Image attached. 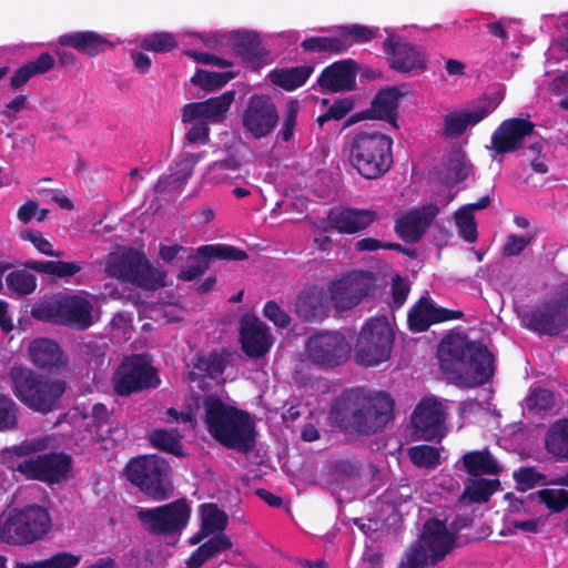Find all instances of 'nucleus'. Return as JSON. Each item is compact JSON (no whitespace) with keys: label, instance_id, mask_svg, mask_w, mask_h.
<instances>
[{"label":"nucleus","instance_id":"obj_27","mask_svg":"<svg viewBox=\"0 0 568 568\" xmlns=\"http://www.w3.org/2000/svg\"><path fill=\"white\" fill-rule=\"evenodd\" d=\"M356 69L352 59L336 61L322 70L317 84L328 92L351 91L356 85Z\"/></svg>","mask_w":568,"mask_h":568},{"label":"nucleus","instance_id":"obj_33","mask_svg":"<svg viewBox=\"0 0 568 568\" xmlns=\"http://www.w3.org/2000/svg\"><path fill=\"white\" fill-rule=\"evenodd\" d=\"M494 110L493 102L484 99L477 108L460 113H452L444 119V132L447 136H459L469 125H476Z\"/></svg>","mask_w":568,"mask_h":568},{"label":"nucleus","instance_id":"obj_42","mask_svg":"<svg viewBox=\"0 0 568 568\" xmlns=\"http://www.w3.org/2000/svg\"><path fill=\"white\" fill-rule=\"evenodd\" d=\"M500 481L499 479H486V478H477L473 479L469 485H467L458 498L459 504H464L465 501L469 504H484L487 503L491 495L499 488Z\"/></svg>","mask_w":568,"mask_h":568},{"label":"nucleus","instance_id":"obj_20","mask_svg":"<svg viewBox=\"0 0 568 568\" xmlns=\"http://www.w3.org/2000/svg\"><path fill=\"white\" fill-rule=\"evenodd\" d=\"M383 50L389 60V67L400 73L422 72L427 68L424 52L415 44L387 37Z\"/></svg>","mask_w":568,"mask_h":568},{"label":"nucleus","instance_id":"obj_49","mask_svg":"<svg viewBox=\"0 0 568 568\" xmlns=\"http://www.w3.org/2000/svg\"><path fill=\"white\" fill-rule=\"evenodd\" d=\"M410 462L420 468L435 469L440 465V453L438 448L430 445L412 446L408 449Z\"/></svg>","mask_w":568,"mask_h":568},{"label":"nucleus","instance_id":"obj_44","mask_svg":"<svg viewBox=\"0 0 568 568\" xmlns=\"http://www.w3.org/2000/svg\"><path fill=\"white\" fill-rule=\"evenodd\" d=\"M151 445L159 450L174 455L176 457L184 456L181 435L178 430H168L158 428L149 434Z\"/></svg>","mask_w":568,"mask_h":568},{"label":"nucleus","instance_id":"obj_39","mask_svg":"<svg viewBox=\"0 0 568 568\" xmlns=\"http://www.w3.org/2000/svg\"><path fill=\"white\" fill-rule=\"evenodd\" d=\"M466 471L474 477L498 475L501 468L488 449L468 452L463 455Z\"/></svg>","mask_w":568,"mask_h":568},{"label":"nucleus","instance_id":"obj_18","mask_svg":"<svg viewBox=\"0 0 568 568\" xmlns=\"http://www.w3.org/2000/svg\"><path fill=\"white\" fill-rule=\"evenodd\" d=\"M523 323L527 328L547 336H556L568 328V317L556 298L526 312Z\"/></svg>","mask_w":568,"mask_h":568},{"label":"nucleus","instance_id":"obj_3","mask_svg":"<svg viewBox=\"0 0 568 568\" xmlns=\"http://www.w3.org/2000/svg\"><path fill=\"white\" fill-rule=\"evenodd\" d=\"M8 376L13 395L29 409L45 415L59 407L65 382L22 365L10 367Z\"/></svg>","mask_w":568,"mask_h":568},{"label":"nucleus","instance_id":"obj_25","mask_svg":"<svg viewBox=\"0 0 568 568\" xmlns=\"http://www.w3.org/2000/svg\"><path fill=\"white\" fill-rule=\"evenodd\" d=\"M439 213L436 204L429 203L419 209L408 211L397 219L395 232L407 243L418 242Z\"/></svg>","mask_w":568,"mask_h":568},{"label":"nucleus","instance_id":"obj_16","mask_svg":"<svg viewBox=\"0 0 568 568\" xmlns=\"http://www.w3.org/2000/svg\"><path fill=\"white\" fill-rule=\"evenodd\" d=\"M374 288V277L371 272L351 274L331 286V300L338 311H347L367 296Z\"/></svg>","mask_w":568,"mask_h":568},{"label":"nucleus","instance_id":"obj_22","mask_svg":"<svg viewBox=\"0 0 568 568\" xmlns=\"http://www.w3.org/2000/svg\"><path fill=\"white\" fill-rule=\"evenodd\" d=\"M404 95L405 92L400 91L398 87L381 89L371 102L369 108L351 116L344 128L366 119L383 120L397 128L398 103Z\"/></svg>","mask_w":568,"mask_h":568},{"label":"nucleus","instance_id":"obj_17","mask_svg":"<svg viewBox=\"0 0 568 568\" xmlns=\"http://www.w3.org/2000/svg\"><path fill=\"white\" fill-rule=\"evenodd\" d=\"M535 123L528 119L510 118L504 120L493 132L488 150L496 154L513 153L523 148L524 140L530 138Z\"/></svg>","mask_w":568,"mask_h":568},{"label":"nucleus","instance_id":"obj_55","mask_svg":"<svg viewBox=\"0 0 568 568\" xmlns=\"http://www.w3.org/2000/svg\"><path fill=\"white\" fill-rule=\"evenodd\" d=\"M538 498L552 513H562L568 508V490L545 488L538 493Z\"/></svg>","mask_w":568,"mask_h":568},{"label":"nucleus","instance_id":"obj_57","mask_svg":"<svg viewBox=\"0 0 568 568\" xmlns=\"http://www.w3.org/2000/svg\"><path fill=\"white\" fill-rule=\"evenodd\" d=\"M300 104L297 100H290L284 110L282 126L277 133V139L283 142H290L294 136V131L297 124V113Z\"/></svg>","mask_w":568,"mask_h":568},{"label":"nucleus","instance_id":"obj_45","mask_svg":"<svg viewBox=\"0 0 568 568\" xmlns=\"http://www.w3.org/2000/svg\"><path fill=\"white\" fill-rule=\"evenodd\" d=\"M26 270H14L6 276V284L11 296L23 297L37 290V276Z\"/></svg>","mask_w":568,"mask_h":568},{"label":"nucleus","instance_id":"obj_2","mask_svg":"<svg viewBox=\"0 0 568 568\" xmlns=\"http://www.w3.org/2000/svg\"><path fill=\"white\" fill-rule=\"evenodd\" d=\"M202 405L205 428L219 444L243 454L254 449L256 430L250 413L226 405L216 395L204 396Z\"/></svg>","mask_w":568,"mask_h":568},{"label":"nucleus","instance_id":"obj_6","mask_svg":"<svg viewBox=\"0 0 568 568\" xmlns=\"http://www.w3.org/2000/svg\"><path fill=\"white\" fill-rule=\"evenodd\" d=\"M170 464L155 454L133 457L124 467L126 480L156 501L170 497Z\"/></svg>","mask_w":568,"mask_h":568},{"label":"nucleus","instance_id":"obj_34","mask_svg":"<svg viewBox=\"0 0 568 568\" xmlns=\"http://www.w3.org/2000/svg\"><path fill=\"white\" fill-rule=\"evenodd\" d=\"M233 49L237 57L255 70L264 64L265 57L267 55L258 36L254 32L236 34L233 41Z\"/></svg>","mask_w":568,"mask_h":568},{"label":"nucleus","instance_id":"obj_36","mask_svg":"<svg viewBox=\"0 0 568 568\" xmlns=\"http://www.w3.org/2000/svg\"><path fill=\"white\" fill-rule=\"evenodd\" d=\"M545 448L557 462H568V418L558 419L548 428Z\"/></svg>","mask_w":568,"mask_h":568},{"label":"nucleus","instance_id":"obj_59","mask_svg":"<svg viewBox=\"0 0 568 568\" xmlns=\"http://www.w3.org/2000/svg\"><path fill=\"white\" fill-rule=\"evenodd\" d=\"M428 564H430V555L418 541H415L406 550L398 568H425Z\"/></svg>","mask_w":568,"mask_h":568},{"label":"nucleus","instance_id":"obj_60","mask_svg":"<svg viewBox=\"0 0 568 568\" xmlns=\"http://www.w3.org/2000/svg\"><path fill=\"white\" fill-rule=\"evenodd\" d=\"M354 108L352 99L344 98L334 101V103L327 109V111L321 114L316 122L320 126H323L325 122L331 120H342L345 118Z\"/></svg>","mask_w":568,"mask_h":568},{"label":"nucleus","instance_id":"obj_29","mask_svg":"<svg viewBox=\"0 0 568 568\" xmlns=\"http://www.w3.org/2000/svg\"><path fill=\"white\" fill-rule=\"evenodd\" d=\"M93 305L80 295L61 296L60 325L77 331H85L93 325Z\"/></svg>","mask_w":568,"mask_h":568},{"label":"nucleus","instance_id":"obj_31","mask_svg":"<svg viewBox=\"0 0 568 568\" xmlns=\"http://www.w3.org/2000/svg\"><path fill=\"white\" fill-rule=\"evenodd\" d=\"M359 394L361 390H347L333 403L329 418L339 429L355 432L357 414L359 413Z\"/></svg>","mask_w":568,"mask_h":568},{"label":"nucleus","instance_id":"obj_30","mask_svg":"<svg viewBox=\"0 0 568 568\" xmlns=\"http://www.w3.org/2000/svg\"><path fill=\"white\" fill-rule=\"evenodd\" d=\"M229 357L230 354L224 349H214L206 354L196 355L192 362V368L187 374V381L195 383L206 377L216 379L224 373L229 364Z\"/></svg>","mask_w":568,"mask_h":568},{"label":"nucleus","instance_id":"obj_35","mask_svg":"<svg viewBox=\"0 0 568 568\" xmlns=\"http://www.w3.org/2000/svg\"><path fill=\"white\" fill-rule=\"evenodd\" d=\"M55 65L54 57L49 52H42L36 59L19 67L10 78L9 85L13 90L24 87L33 77L44 74Z\"/></svg>","mask_w":568,"mask_h":568},{"label":"nucleus","instance_id":"obj_15","mask_svg":"<svg viewBox=\"0 0 568 568\" xmlns=\"http://www.w3.org/2000/svg\"><path fill=\"white\" fill-rule=\"evenodd\" d=\"M244 130L254 139L268 136L277 126L280 114L273 100L266 94H254L241 116Z\"/></svg>","mask_w":568,"mask_h":568},{"label":"nucleus","instance_id":"obj_13","mask_svg":"<svg viewBox=\"0 0 568 568\" xmlns=\"http://www.w3.org/2000/svg\"><path fill=\"white\" fill-rule=\"evenodd\" d=\"M359 413L355 433L362 435L375 434L382 430L394 417V400L385 392L375 395L359 394Z\"/></svg>","mask_w":568,"mask_h":568},{"label":"nucleus","instance_id":"obj_63","mask_svg":"<svg viewBox=\"0 0 568 568\" xmlns=\"http://www.w3.org/2000/svg\"><path fill=\"white\" fill-rule=\"evenodd\" d=\"M232 547L231 539L224 534H217L200 546L201 551L210 559Z\"/></svg>","mask_w":568,"mask_h":568},{"label":"nucleus","instance_id":"obj_38","mask_svg":"<svg viewBox=\"0 0 568 568\" xmlns=\"http://www.w3.org/2000/svg\"><path fill=\"white\" fill-rule=\"evenodd\" d=\"M314 71L312 65L274 69L268 73L270 81L285 91H294L302 87Z\"/></svg>","mask_w":568,"mask_h":568},{"label":"nucleus","instance_id":"obj_52","mask_svg":"<svg viewBox=\"0 0 568 568\" xmlns=\"http://www.w3.org/2000/svg\"><path fill=\"white\" fill-rule=\"evenodd\" d=\"M31 316L40 322L60 325L61 297L51 301L36 303L30 311Z\"/></svg>","mask_w":568,"mask_h":568},{"label":"nucleus","instance_id":"obj_10","mask_svg":"<svg viewBox=\"0 0 568 568\" xmlns=\"http://www.w3.org/2000/svg\"><path fill=\"white\" fill-rule=\"evenodd\" d=\"M158 371L141 356L125 358L113 375V388L120 396H130L160 385Z\"/></svg>","mask_w":568,"mask_h":568},{"label":"nucleus","instance_id":"obj_48","mask_svg":"<svg viewBox=\"0 0 568 568\" xmlns=\"http://www.w3.org/2000/svg\"><path fill=\"white\" fill-rule=\"evenodd\" d=\"M81 555L61 551L48 559L31 564L18 562L16 568H75L81 561Z\"/></svg>","mask_w":568,"mask_h":568},{"label":"nucleus","instance_id":"obj_4","mask_svg":"<svg viewBox=\"0 0 568 568\" xmlns=\"http://www.w3.org/2000/svg\"><path fill=\"white\" fill-rule=\"evenodd\" d=\"M393 139L378 131L357 132L349 144L352 166L367 180L383 176L393 165Z\"/></svg>","mask_w":568,"mask_h":568},{"label":"nucleus","instance_id":"obj_40","mask_svg":"<svg viewBox=\"0 0 568 568\" xmlns=\"http://www.w3.org/2000/svg\"><path fill=\"white\" fill-rule=\"evenodd\" d=\"M29 352L33 364L40 368H51L55 366L61 357V348L58 343L48 339H34Z\"/></svg>","mask_w":568,"mask_h":568},{"label":"nucleus","instance_id":"obj_11","mask_svg":"<svg viewBox=\"0 0 568 568\" xmlns=\"http://www.w3.org/2000/svg\"><path fill=\"white\" fill-rule=\"evenodd\" d=\"M72 468V458L65 453H45L20 462L16 470L24 478L47 484L67 479Z\"/></svg>","mask_w":568,"mask_h":568},{"label":"nucleus","instance_id":"obj_53","mask_svg":"<svg viewBox=\"0 0 568 568\" xmlns=\"http://www.w3.org/2000/svg\"><path fill=\"white\" fill-rule=\"evenodd\" d=\"M454 219L459 236L468 243H474L477 240V224L474 213L463 205L455 212Z\"/></svg>","mask_w":568,"mask_h":568},{"label":"nucleus","instance_id":"obj_14","mask_svg":"<svg viewBox=\"0 0 568 568\" xmlns=\"http://www.w3.org/2000/svg\"><path fill=\"white\" fill-rule=\"evenodd\" d=\"M447 410L435 396L423 398L410 416L413 434L417 439L432 442L445 435Z\"/></svg>","mask_w":568,"mask_h":568},{"label":"nucleus","instance_id":"obj_7","mask_svg":"<svg viewBox=\"0 0 568 568\" xmlns=\"http://www.w3.org/2000/svg\"><path fill=\"white\" fill-rule=\"evenodd\" d=\"M395 334L386 316L367 320L357 336L354 354L357 364L377 366L390 358Z\"/></svg>","mask_w":568,"mask_h":568},{"label":"nucleus","instance_id":"obj_8","mask_svg":"<svg viewBox=\"0 0 568 568\" xmlns=\"http://www.w3.org/2000/svg\"><path fill=\"white\" fill-rule=\"evenodd\" d=\"M51 519L39 505L14 509L0 528V537L10 545H29L40 539L50 528Z\"/></svg>","mask_w":568,"mask_h":568},{"label":"nucleus","instance_id":"obj_58","mask_svg":"<svg viewBox=\"0 0 568 568\" xmlns=\"http://www.w3.org/2000/svg\"><path fill=\"white\" fill-rule=\"evenodd\" d=\"M513 478L517 484V489L527 491L539 484H544L546 476L539 473L535 467H519L514 470Z\"/></svg>","mask_w":568,"mask_h":568},{"label":"nucleus","instance_id":"obj_47","mask_svg":"<svg viewBox=\"0 0 568 568\" xmlns=\"http://www.w3.org/2000/svg\"><path fill=\"white\" fill-rule=\"evenodd\" d=\"M345 45V52L355 43H366L376 38L378 30L364 24L337 26Z\"/></svg>","mask_w":568,"mask_h":568},{"label":"nucleus","instance_id":"obj_26","mask_svg":"<svg viewBox=\"0 0 568 568\" xmlns=\"http://www.w3.org/2000/svg\"><path fill=\"white\" fill-rule=\"evenodd\" d=\"M234 99L235 91L229 90L205 101L186 103L181 110L182 122H193L200 120V118L212 122L221 121L230 110Z\"/></svg>","mask_w":568,"mask_h":568},{"label":"nucleus","instance_id":"obj_51","mask_svg":"<svg viewBox=\"0 0 568 568\" xmlns=\"http://www.w3.org/2000/svg\"><path fill=\"white\" fill-rule=\"evenodd\" d=\"M141 48L144 51L166 53L178 48V41L170 32H154L141 40Z\"/></svg>","mask_w":568,"mask_h":568},{"label":"nucleus","instance_id":"obj_5","mask_svg":"<svg viewBox=\"0 0 568 568\" xmlns=\"http://www.w3.org/2000/svg\"><path fill=\"white\" fill-rule=\"evenodd\" d=\"M104 272L111 278L146 291L165 286L166 273L154 267L143 252L132 247L110 253Z\"/></svg>","mask_w":568,"mask_h":568},{"label":"nucleus","instance_id":"obj_46","mask_svg":"<svg viewBox=\"0 0 568 568\" xmlns=\"http://www.w3.org/2000/svg\"><path fill=\"white\" fill-rule=\"evenodd\" d=\"M229 523L225 511L219 509L215 504H205L201 507L202 535L222 532Z\"/></svg>","mask_w":568,"mask_h":568},{"label":"nucleus","instance_id":"obj_28","mask_svg":"<svg viewBox=\"0 0 568 568\" xmlns=\"http://www.w3.org/2000/svg\"><path fill=\"white\" fill-rule=\"evenodd\" d=\"M295 312L305 322H322L328 316L329 303L324 288L310 286L296 296Z\"/></svg>","mask_w":568,"mask_h":568},{"label":"nucleus","instance_id":"obj_23","mask_svg":"<svg viewBox=\"0 0 568 568\" xmlns=\"http://www.w3.org/2000/svg\"><path fill=\"white\" fill-rule=\"evenodd\" d=\"M430 555V564L442 561L455 547L456 536L447 529L445 521L430 518L423 525L417 540Z\"/></svg>","mask_w":568,"mask_h":568},{"label":"nucleus","instance_id":"obj_50","mask_svg":"<svg viewBox=\"0 0 568 568\" xmlns=\"http://www.w3.org/2000/svg\"><path fill=\"white\" fill-rule=\"evenodd\" d=\"M232 78V72L197 70L191 78V83L211 92L224 87Z\"/></svg>","mask_w":568,"mask_h":568},{"label":"nucleus","instance_id":"obj_64","mask_svg":"<svg viewBox=\"0 0 568 568\" xmlns=\"http://www.w3.org/2000/svg\"><path fill=\"white\" fill-rule=\"evenodd\" d=\"M264 316L271 321L275 326L285 328L291 323L290 315L281 308L275 301H268L263 307Z\"/></svg>","mask_w":568,"mask_h":568},{"label":"nucleus","instance_id":"obj_54","mask_svg":"<svg viewBox=\"0 0 568 568\" xmlns=\"http://www.w3.org/2000/svg\"><path fill=\"white\" fill-rule=\"evenodd\" d=\"M19 406L9 396L0 394V432H10L18 426Z\"/></svg>","mask_w":568,"mask_h":568},{"label":"nucleus","instance_id":"obj_1","mask_svg":"<svg viewBox=\"0 0 568 568\" xmlns=\"http://www.w3.org/2000/svg\"><path fill=\"white\" fill-rule=\"evenodd\" d=\"M440 369L466 387L489 383L495 374V356L486 345L466 334L450 333L438 345Z\"/></svg>","mask_w":568,"mask_h":568},{"label":"nucleus","instance_id":"obj_37","mask_svg":"<svg viewBox=\"0 0 568 568\" xmlns=\"http://www.w3.org/2000/svg\"><path fill=\"white\" fill-rule=\"evenodd\" d=\"M92 418L97 427V434L104 448H113L115 444L124 440L126 432L123 427L115 426L104 429L110 418L109 410L104 404L98 403L93 405Z\"/></svg>","mask_w":568,"mask_h":568},{"label":"nucleus","instance_id":"obj_43","mask_svg":"<svg viewBox=\"0 0 568 568\" xmlns=\"http://www.w3.org/2000/svg\"><path fill=\"white\" fill-rule=\"evenodd\" d=\"M196 257L206 258L210 261H244L248 258V254L244 250L233 245L217 243L199 246L196 248Z\"/></svg>","mask_w":568,"mask_h":568},{"label":"nucleus","instance_id":"obj_19","mask_svg":"<svg viewBox=\"0 0 568 568\" xmlns=\"http://www.w3.org/2000/svg\"><path fill=\"white\" fill-rule=\"evenodd\" d=\"M239 333L241 348L250 358L264 357L273 345L270 327L255 315L241 317Z\"/></svg>","mask_w":568,"mask_h":568},{"label":"nucleus","instance_id":"obj_12","mask_svg":"<svg viewBox=\"0 0 568 568\" xmlns=\"http://www.w3.org/2000/svg\"><path fill=\"white\" fill-rule=\"evenodd\" d=\"M306 353L312 363L322 367L344 364L351 354V345L338 332L323 331L307 338Z\"/></svg>","mask_w":568,"mask_h":568},{"label":"nucleus","instance_id":"obj_21","mask_svg":"<svg viewBox=\"0 0 568 568\" xmlns=\"http://www.w3.org/2000/svg\"><path fill=\"white\" fill-rule=\"evenodd\" d=\"M378 214L371 209L341 207L327 213L323 232L336 231L339 234H356L377 221Z\"/></svg>","mask_w":568,"mask_h":568},{"label":"nucleus","instance_id":"obj_32","mask_svg":"<svg viewBox=\"0 0 568 568\" xmlns=\"http://www.w3.org/2000/svg\"><path fill=\"white\" fill-rule=\"evenodd\" d=\"M58 43L89 57H95L111 45V42L105 37L91 30L61 34Z\"/></svg>","mask_w":568,"mask_h":568},{"label":"nucleus","instance_id":"obj_41","mask_svg":"<svg viewBox=\"0 0 568 568\" xmlns=\"http://www.w3.org/2000/svg\"><path fill=\"white\" fill-rule=\"evenodd\" d=\"M301 48L305 52L325 53L328 55H338L345 53V45L341 38L338 27H335L333 36H316L305 38L301 42Z\"/></svg>","mask_w":568,"mask_h":568},{"label":"nucleus","instance_id":"obj_9","mask_svg":"<svg viewBox=\"0 0 568 568\" xmlns=\"http://www.w3.org/2000/svg\"><path fill=\"white\" fill-rule=\"evenodd\" d=\"M190 516L191 507L184 498L153 508H141L138 513L139 521L154 536L180 532L187 525Z\"/></svg>","mask_w":568,"mask_h":568},{"label":"nucleus","instance_id":"obj_24","mask_svg":"<svg viewBox=\"0 0 568 568\" xmlns=\"http://www.w3.org/2000/svg\"><path fill=\"white\" fill-rule=\"evenodd\" d=\"M464 313L458 310L436 307L428 297L422 296L410 308L407 322L412 332H426L430 325L452 320H459Z\"/></svg>","mask_w":568,"mask_h":568},{"label":"nucleus","instance_id":"obj_61","mask_svg":"<svg viewBox=\"0 0 568 568\" xmlns=\"http://www.w3.org/2000/svg\"><path fill=\"white\" fill-rule=\"evenodd\" d=\"M409 291H410L409 283L404 277H402L399 274H396L392 278V286H390V296H392L390 306H392V308H394V310L400 308L405 304V302L408 297Z\"/></svg>","mask_w":568,"mask_h":568},{"label":"nucleus","instance_id":"obj_56","mask_svg":"<svg viewBox=\"0 0 568 568\" xmlns=\"http://www.w3.org/2000/svg\"><path fill=\"white\" fill-rule=\"evenodd\" d=\"M527 408L529 412L540 414L549 412L555 407L554 393L547 388H535L526 399Z\"/></svg>","mask_w":568,"mask_h":568},{"label":"nucleus","instance_id":"obj_62","mask_svg":"<svg viewBox=\"0 0 568 568\" xmlns=\"http://www.w3.org/2000/svg\"><path fill=\"white\" fill-rule=\"evenodd\" d=\"M541 143L535 141L524 149V155L529 161V164L534 172L538 174H546L548 172V165L545 161V156H541Z\"/></svg>","mask_w":568,"mask_h":568}]
</instances>
